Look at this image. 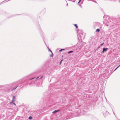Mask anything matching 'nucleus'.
<instances>
[{
	"instance_id": "nucleus-1",
	"label": "nucleus",
	"mask_w": 120,
	"mask_h": 120,
	"mask_svg": "<svg viewBox=\"0 0 120 120\" xmlns=\"http://www.w3.org/2000/svg\"><path fill=\"white\" fill-rule=\"evenodd\" d=\"M108 49V48H104L103 49L102 52L103 53H104L105 51H107Z\"/></svg>"
},
{
	"instance_id": "nucleus-2",
	"label": "nucleus",
	"mask_w": 120,
	"mask_h": 120,
	"mask_svg": "<svg viewBox=\"0 0 120 120\" xmlns=\"http://www.w3.org/2000/svg\"><path fill=\"white\" fill-rule=\"evenodd\" d=\"M15 96H13V98L12 99V102H14V101H15Z\"/></svg>"
},
{
	"instance_id": "nucleus-3",
	"label": "nucleus",
	"mask_w": 120,
	"mask_h": 120,
	"mask_svg": "<svg viewBox=\"0 0 120 120\" xmlns=\"http://www.w3.org/2000/svg\"><path fill=\"white\" fill-rule=\"evenodd\" d=\"M59 110H54V111H53V112H52V113H55L58 112V111H59Z\"/></svg>"
},
{
	"instance_id": "nucleus-4",
	"label": "nucleus",
	"mask_w": 120,
	"mask_h": 120,
	"mask_svg": "<svg viewBox=\"0 0 120 120\" xmlns=\"http://www.w3.org/2000/svg\"><path fill=\"white\" fill-rule=\"evenodd\" d=\"M49 51H50L52 53V55H51V56L52 57L53 56V54H52V51L50 50L49 49Z\"/></svg>"
},
{
	"instance_id": "nucleus-5",
	"label": "nucleus",
	"mask_w": 120,
	"mask_h": 120,
	"mask_svg": "<svg viewBox=\"0 0 120 120\" xmlns=\"http://www.w3.org/2000/svg\"><path fill=\"white\" fill-rule=\"evenodd\" d=\"M100 31V30L99 29H97L96 30V32H99Z\"/></svg>"
},
{
	"instance_id": "nucleus-6",
	"label": "nucleus",
	"mask_w": 120,
	"mask_h": 120,
	"mask_svg": "<svg viewBox=\"0 0 120 120\" xmlns=\"http://www.w3.org/2000/svg\"><path fill=\"white\" fill-rule=\"evenodd\" d=\"M74 25L76 27V28H78V26H77V24H75Z\"/></svg>"
},
{
	"instance_id": "nucleus-7",
	"label": "nucleus",
	"mask_w": 120,
	"mask_h": 120,
	"mask_svg": "<svg viewBox=\"0 0 120 120\" xmlns=\"http://www.w3.org/2000/svg\"><path fill=\"white\" fill-rule=\"evenodd\" d=\"M32 118V117L31 116H30L29 117V119H31Z\"/></svg>"
},
{
	"instance_id": "nucleus-8",
	"label": "nucleus",
	"mask_w": 120,
	"mask_h": 120,
	"mask_svg": "<svg viewBox=\"0 0 120 120\" xmlns=\"http://www.w3.org/2000/svg\"><path fill=\"white\" fill-rule=\"evenodd\" d=\"M73 52V51H70L68 53L69 54V53H71L72 52Z\"/></svg>"
},
{
	"instance_id": "nucleus-9",
	"label": "nucleus",
	"mask_w": 120,
	"mask_h": 120,
	"mask_svg": "<svg viewBox=\"0 0 120 120\" xmlns=\"http://www.w3.org/2000/svg\"><path fill=\"white\" fill-rule=\"evenodd\" d=\"M63 60H62L61 61H60V65L61 63V62H62V61Z\"/></svg>"
},
{
	"instance_id": "nucleus-10",
	"label": "nucleus",
	"mask_w": 120,
	"mask_h": 120,
	"mask_svg": "<svg viewBox=\"0 0 120 120\" xmlns=\"http://www.w3.org/2000/svg\"><path fill=\"white\" fill-rule=\"evenodd\" d=\"M120 66V65L119 66L117 67L115 70V71Z\"/></svg>"
},
{
	"instance_id": "nucleus-11",
	"label": "nucleus",
	"mask_w": 120,
	"mask_h": 120,
	"mask_svg": "<svg viewBox=\"0 0 120 120\" xmlns=\"http://www.w3.org/2000/svg\"><path fill=\"white\" fill-rule=\"evenodd\" d=\"M64 50V49H60V50L59 51H60H60H62V50Z\"/></svg>"
},
{
	"instance_id": "nucleus-12",
	"label": "nucleus",
	"mask_w": 120,
	"mask_h": 120,
	"mask_svg": "<svg viewBox=\"0 0 120 120\" xmlns=\"http://www.w3.org/2000/svg\"><path fill=\"white\" fill-rule=\"evenodd\" d=\"M104 44V43H102L101 45H103Z\"/></svg>"
},
{
	"instance_id": "nucleus-13",
	"label": "nucleus",
	"mask_w": 120,
	"mask_h": 120,
	"mask_svg": "<svg viewBox=\"0 0 120 120\" xmlns=\"http://www.w3.org/2000/svg\"><path fill=\"white\" fill-rule=\"evenodd\" d=\"M12 103H13V104L15 105H16V104L15 103H13L12 102Z\"/></svg>"
},
{
	"instance_id": "nucleus-14",
	"label": "nucleus",
	"mask_w": 120,
	"mask_h": 120,
	"mask_svg": "<svg viewBox=\"0 0 120 120\" xmlns=\"http://www.w3.org/2000/svg\"><path fill=\"white\" fill-rule=\"evenodd\" d=\"M17 87H16L15 89H13V90H13H14L16 88H17Z\"/></svg>"
},
{
	"instance_id": "nucleus-15",
	"label": "nucleus",
	"mask_w": 120,
	"mask_h": 120,
	"mask_svg": "<svg viewBox=\"0 0 120 120\" xmlns=\"http://www.w3.org/2000/svg\"><path fill=\"white\" fill-rule=\"evenodd\" d=\"M81 0H80L79 1V2H78V3H79L80 2V1Z\"/></svg>"
},
{
	"instance_id": "nucleus-16",
	"label": "nucleus",
	"mask_w": 120,
	"mask_h": 120,
	"mask_svg": "<svg viewBox=\"0 0 120 120\" xmlns=\"http://www.w3.org/2000/svg\"><path fill=\"white\" fill-rule=\"evenodd\" d=\"M43 77V76H42L41 77V78H40V79H41Z\"/></svg>"
},
{
	"instance_id": "nucleus-17",
	"label": "nucleus",
	"mask_w": 120,
	"mask_h": 120,
	"mask_svg": "<svg viewBox=\"0 0 120 120\" xmlns=\"http://www.w3.org/2000/svg\"><path fill=\"white\" fill-rule=\"evenodd\" d=\"M38 78H39V77H38L36 79H38Z\"/></svg>"
}]
</instances>
